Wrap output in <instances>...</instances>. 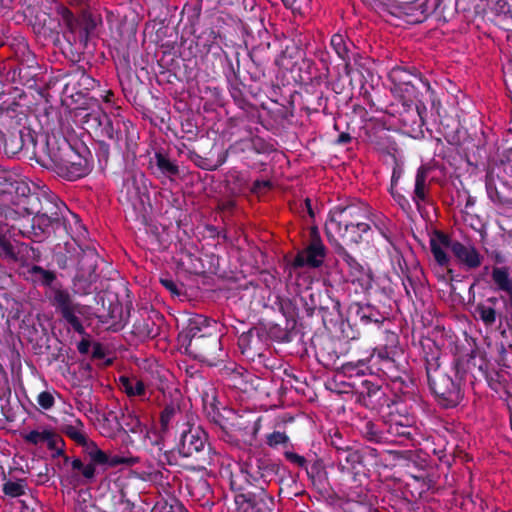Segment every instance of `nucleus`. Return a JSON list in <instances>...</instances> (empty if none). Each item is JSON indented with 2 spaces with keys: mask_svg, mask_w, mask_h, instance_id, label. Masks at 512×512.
<instances>
[{
  "mask_svg": "<svg viewBox=\"0 0 512 512\" xmlns=\"http://www.w3.org/2000/svg\"><path fill=\"white\" fill-rule=\"evenodd\" d=\"M358 216V208L354 206L336 207L330 211L325 224V231L329 242L339 248H343L339 241L346 243H358L359 235H349L351 230V218Z\"/></svg>",
  "mask_w": 512,
  "mask_h": 512,
  "instance_id": "nucleus-1",
  "label": "nucleus"
},
{
  "mask_svg": "<svg viewBox=\"0 0 512 512\" xmlns=\"http://www.w3.org/2000/svg\"><path fill=\"white\" fill-rule=\"evenodd\" d=\"M57 173L68 180H77L89 174L91 164L88 159L76 152L68 143L51 154Z\"/></svg>",
  "mask_w": 512,
  "mask_h": 512,
  "instance_id": "nucleus-2",
  "label": "nucleus"
},
{
  "mask_svg": "<svg viewBox=\"0 0 512 512\" xmlns=\"http://www.w3.org/2000/svg\"><path fill=\"white\" fill-rule=\"evenodd\" d=\"M428 381L430 388L433 390L446 407H454L458 405L462 399V393L458 384L451 377L435 371L433 374L428 372Z\"/></svg>",
  "mask_w": 512,
  "mask_h": 512,
  "instance_id": "nucleus-3",
  "label": "nucleus"
},
{
  "mask_svg": "<svg viewBox=\"0 0 512 512\" xmlns=\"http://www.w3.org/2000/svg\"><path fill=\"white\" fill-rule=\"evenodd\" d=\"M325 256V246L319 238L317 229L313 228L309 245L297 254L293 265L295 267L309 266L318 268L323 264Z\"/></svg>",
  "mask_w": 512,
  "mask_h": 512,
  "instance_id": "nucleus-4",
  "label": "nucleus"
},
{
  "mask_svg": "<svg viewBox=\"0 0 512 512\" xmlns=\"http://www.w3.org/2000/svg\"><path fill=\"white\" fill-rule=\"evenodd\" d=\"M235 504L237 512H276L273 499L264 490L238 494Z\"/></svg>",
  "mask_w": 512,
  "mask_h": 512,
  "instance_id": "nucleus-5",
  "label": "nucleus"
},
{
  "mask_svg": "<svg viewBox=\"0 0 512 512\" xmlns=\"http://www.w3.org/2000/svg\"><path fill=\"white\" fill-rule=\"evenodd\" d=\"M497 178L494 188L487 184L489 198L495 203L512 206V166L504 165Z\"/></svg>",
  "mask_w": 512,
  "mask_h": 512,
  "instance_id": "nucleus-6",
  "label": "nucleus"
},
{
  "mask_svg": "<svg viewBox=\"0 0 512 512\" xmlns=\"http://www.w3.org/2000/svg\"><path fill=\"white\" fill-rule=\"evenodd\" d=\"M23 439L32 445L46 444L48 449L55 451L57 455L63 453V440L52 428L38 427L23 434Z\"/></svg>",
  "mask_w": 512,
  "mask_h": 512,
  "instance_id": "nucleus-7",
  "label": "nucleus"
},
{
  "mask_svg": "<svg viewBox=\"0 0 512 512\" xmlns=\"http://www.w3.org/2000/svg\"><path fill=\"white\" fill-rule=\"evenodd\" d=\"M339 255L349 267V275L352 282L357 283L363 291L371 289L374 282L371 270L360 264L344 248H341Z\"/></svg>",
  "mask_w": 512,
  "mask_h": 512,
  "instance_id": "nucleus-8",
  "label": "nucleus"
},
{
  "mask_svg": "<svg viewBox=\"0 0 512 512\" xmlns=\"http://www.w3.org/2000/svg\"><path fill=\"white\" fill-rule=\"evenodd\" d=\"M42 209L43 211H39L33 217V227L37 225L44 232L59 221L62 210H65L66 206L63 202L55 199L54 201H48L47 207Z\"/></svg>",
  "mask_w": 512,
  "mask_h": 512,
  "instance_id": "nucleus-9",
  "label": "nucleus"
},
{
  "mask_svg": "<svg viewBox=\"0 0 512 512\" xmlns=\"http://www.w3.org/2000/svg\"><path fill=\"white\" fill-rule=\"evenodd\" d=\"M452 253L468 268H477L481 265V256L472 245L455 241L452 245Z\"/></svg>",
  "mask_w": 512,
  "mask_h": 512,
  "instance_id": "nucleus-10",
  "label": "nucleus"
},
{
  "mask_svg": "<svg viewBox=\"0 0 512 512\" xmlns=\"http://www.w3.org/2000/svg\"><path fill=\"white\" fill-rule=\"evenodd\" d=\"M454 242L448 236L441 233H437L431 238V252L440 266H446L449 263L447 250L452 252Z\"/></svg>",
  "mask_w": 512,
  "mask_h": 512,
  "instance_id": "nucleus-11",
  "label": "nucleus"
},
{
  "mask_svg": "<svg viewBox=\"0 0 512 512\" xmlns=\"http://www.w3.org/2000/svg\"><path fill=\"white\" fill-rule=\"evenodd\" d=\"M124 430L125 432L139 433L145 432L146 428L142 425L138 416L131 411H127L122 414L120 422L116 423V427L112 431H103V434L107 437H113L118 430Z\"/></svg>",
  "mask_w": 512,
  "mask_h": 512,
  "instance_id": "nucleus-12",
  "label": "nucleus"
},
{
  "mask_svg": "<svg viewBox=\"0 0 512 512\" xmlns=\"http://www.w3.org/2000/svg\"><path fill=\"white\" fill-rule=\"evenodd\" d=\"M181 444L186 455H191L193 452H200L204 449L206 444L205 434L200 429H191L182 434Z\"/></svg>",
  "mask_w": 512,
  "mask_h": 512,
  "instance_id": "nucleus-13",
  "label": "nucleus"
},
{
  "mask_svg": "<svg viewBox=\"0 0 512 512\" xmlns=\"http://www.w3.org/2000/svg\"><path fill=\"white\" fill-rule=\"evenodd\" d=\"M428 172L429 168L425 165H421L416 172L415 186L412 199L418 208L420 207L421 202H424L426 200V193L428 190Z\"/></svg>",
  "mask_w": 512,
  "mask_h": 512,
  "instance_id": "nucleus-14",
  "label": "nucleus"
},
{
  "mask_svg": "<svg viewBox=\"0 0 512 512\" xmlns=\"http://www.w3.org/2000/svg\"><path fill=\"white\" fill-rule=\"evenodd\" d=\"M51 304L60 312L72 309L77 303L72 301L71 295L67 290L61 288H53L51 290Z\"/></svg>",
  "mask_w": 512,
  "mask_h": 512,
  "instance_id": "nucleus-15",
  "label": "nucleus"
},
{
  "mask_svg": "<svg viewBox=\"0 0 512 512\" xmlns=\"http://www.w3.org/2000/svg\"><path fill=\"white\" fill-rule=\"evenodd\" d=\"M51 304L60 312L72 309L77 303L72 301L71 295L67 290L61 288H53L51 290Z\"/></svg>",
  "mask_w": 512,
  "mask_h": 512,
  "instance_id": "nucleus-16",
  "label": "nucleus"
},
{
  "mask_svg": "<svg viewBox=\"0 0 512 512\" xmlns=\"http://www.w3.org/2000/svg\"><path fill=\"white\" fill-rule=\"evenodd\" d=\"M11 230L8 224L0 220V257L14 259L15 251L11 242Z\"/></svg>",
  "mask_w": 512,
  "mask_h": 512,
  "instance_id": "nucleus-17",
  "label": "nucleus"
},
{
  "mask_svg": "<svg viewBox=\"0 0 512 512\" xmlns=\"http://www.w3.org/2000/svg\"><path fill=\"white\" fill-rule=\"evenodd\" d=\"M121 389L130 397L144 396L146 391L145 384L136 377L121 376L119 378Z\"/></svg>",
  "mask_w": 512,
  "mask_h": 512,
  "instance_id": "nucleus-18",
  "label": "nucleus"
},
{
  "mask_svg": "<svg viewBox=\"0 0 512 512\" xmlns=\"http://www.w3.org/2000/svg\"><path fill=\"white\" fill-rule=\"evenodd\" d=\"M26 277L34 283L49 286L55 280V274L45 270L40 266L34 265L28 268Z\"/></svg>",
  "mask_w": 512,
  "mask_h": 512,
  "instance_id": "nucleus-19",
  "label": "nucleus"
},
{
  "mask_svg": "<svg viewBox=\"0 0 512 512\" xmlns=\"http://www.w3.org/2000/svg\"><path fill=\"white\" fill-rule=\"evenodd\" d=\"M180 414V406L177 403L171 402L165 405L160 415V424L163 432L169 430L171 425L175 422Z\"/></svg>",
  "mask_w": 512,
  "mask_h": 512,
  "instance_id": "nucleus-20",
  "label": "nucleus"
},
{
  "mask_svg": "<svg viewBox=\"0 0 512 512\" xmlns=\"http://www.w3.org/2000/svg\"><path fill=\"white\" fill-rule=\"evenodd\" d=\"M82 309L83 307L77 304L74 307H72V309L66 310L63 313H61L62 317L67 321V323H69L72 326V328L80 334L84 333V327L78 318V315L83 314Z\"/></svg>",
  "mask_w": 512,
  "mask_h": 512,
  "instance_id": "nucleus-21",
  "label": "nucleus"
},
{
  "mask_svg": "<svg viewBox=\"0 0 512 512\" xmlns=\"http://www.w3.org/2000/svg\"><path fill=\"white\" fill-rule=\"evenodd\" d=\"M492 279L498 289L507 293H512V280L505 268H494L492 272Z\"/></svg>",
  "mask_w": 512,
  "mask_h": 512,
  "instance_id": "nucleus-22",
  "label": "nucleus"
},
{
  "mask_svg": "<svg viewBox=\"0 0 512 512\" xmlns=\"http://www.w3.org/2000/svg\"><path fill=\"white\" fill-rule=\"evenodd\" d=\"M27 483L24 479L7 480L3 484V493L6 496L15 498L25 494Z\"/></svg>",
  "mask_w": 512,
  "mask_h": 512,
  "instance_id": "nucleus-23",
  "label": "nucleus"
},
{
  "mask_svg": "<svg viewBox=\"0 0 512 512\" xmlns=\"http://www.w3.org/2000/svg\"><path fill=\"white\" fill-rule=\"evenodd\" d=\"M476 312L486 326H491L495 323L496 311L494 308L480 304L476 307Z\"/></svg>",
  "mask_w": 512,
  "mask_h": 512,
  "instance_id": "nucleus-24",
  "label": "nucleus"
},
{
  "mask_svg": "<svg viewBox=\"0 0 512 512\" xmlns=\"http://www.w3.org/2000/svg\"><path fill=\"white\" fill-rule=\"evenodd\" d=\"M83 425L81 421L76 420L73 425H66L65 433L78 443H85L86 437L83 432Z\"/></svg>",
  "mask_w": 512,
  "mask_h": 512,
  "instance_id": "nucleus-25",
  "label": "nucleus"
},
{
  "mask_svg": "<svg viewBox=\"0 0 512 512\" xmlns=\"http://www.w3.org/2000/svg\"><path fill=\"white\" fill-rule=\"evenodd\" d=\"M156 163L158 168L167 175H176L178 173V167L171 162L166 156L157 153L156 154Z\"/></svg>",
  "mask_w": 512,
  "mask_h": 512,
  "instance_id": "nucleus-26",
  "label": "nucleus"
},
{
  "mask_svg": "<svg viewBox=\"0 0 512 512\" xmlns=\"http://www.w3.org/2000/svg\"><path fill=\"white\" fill-rule=\"evenodd\" d=\"M59 14L63 25H65L70 32H74L78 23L72 12L65 7H60Z\"/></svg>",
  "mask_w": 512,
  "mask_h": 512,
  "instance_id": "nucleus-27",
  "label": "nucleus"
},
{
  "mask_svg": "<svg viewBox=\"0 0 512 512\" xmlns=\"http://www.w3.org/2000/svg\"><path fill=\"white\" fill-rule=\"evenodd\" d=\"M331 46L341 59H346L348 50L344 37L341 34H335L331 38Z\"/></svg>",
  "mask_w": 512,
  "mask_h": 512,
  "instance_id": "nucleus-28",
  "label": "nucleus"
},
{
  "mask_svg": "<svg viewBox=\"0 0 512 512\" xmlns=\"http://www.w3.org/2000/svg\"><path fill=\"white\" fill-rule=\"evenodd\" d=\"M72 469L74 471L81 472L82 475L87 479L93 478L94 474H95L94 465L93 464L84 465L80 459H74L72 461Z\"/></svg>",
  "mask_w": 512,
  "mask_h": 512,
  "instance_id": "nucleus-29",
  "label": "nucleus"
},
{
  "mask_svg": "<svg viewBox=\"0 0 512 512\" xmlns=\"http://www.w3.org/2000/svg\"><path fill=\"white\" fill-rule=\"evenodd\" d=\"M37 403L41 408L45 410L51 409L55 404L53 393L50 391L41 392L37 397Z\"/></svg>",
  "mask_w": 512,
  "mask_h": 512,
  "instance_id": "nucleus-30",
  "label": "nucleus"
},
{
  "mask_svg": "<svg viewBox=\"0 0 512 512\" xmlns=\"http://www.w3.org/2000/svg\"><path fill=\"white\" fill-rule=\"evenodd\" d=\"M288 442V436L280 431H274L273 433L267 436V444L270 447H276L281 444H285Z\"/></svg>",
  "mask_w": 512,
  "mask_h": 512,
  "instance_id": "nucleus-31",
  "label": "nucleus"
},
{
  "mask_svg": "<svg viewBox=\"0 0 512 512\" xmlns=\"http://www.w3.org/2000/svg\"><path fill=\"white\" fill-rule=\"evenodd\" d=\"M89 456H90L91 460L94 463H97V464H106V463H108L107 455L102 450L97 448L96 446H93L89 450Z\"/></svg>",
  "mask_w": 512,
  "mask_h": 512,
  "instance_id": "nucleus-32",
  "label": "nucleus"
},
{
  "mask_svg": "<svg viewBox=\"0 0 512 512\" xmlns=\"http://www.w3.org/2000/svg\"><path fill=\"white\" fill-rule=\"evenodd\" d=\"M391 195L402 210L408 211L411 208L408 199L401 193L394 191L393 188L391 189Z\"/></svg>",
  "mask_w": 512,
  "mask_h": 512,
  "instance_id": "nucleus-33",
  "label": "nucleus"
},
{
  "mask_svg": "<svg viewBox=\"0 0 512 512\" xmlns=\"http://www.w3.org/2000/svg\"><path fill=\"white\" fill-rule=\"evenodd\" d=\"M209 323H210V321L207 320L203 316H196L195 318H193V320L191 321V328H190V332L192 333V338L196 337V332H194V330L195 329L199 330L198 326H200V325L208 326Z\"/></svg>",
  "mask_w": 512,
  "mask_h": 512,
  "instance_id": "nucleus-34",
  "label": "nucleus"
},
{
  "mask_svg": "<svg viewBox=\"0 0 512 512\" xmlns=\"http://www.w3.org/2000/svg\"><path fill=\"white\" fill-rule=\"evenodd\" d=\"M390 432L400 436L408 437L410 435L409 428L404 425L392 424L390 425Z\"/></svg>",
  "mask_w": 512,
  "mask_h": 512,
  "instance_id": "nucleus-35",
  "label": "nucleus"
},
{
  "mask_svg": "<svg viewBox=\"0 0 512 512\" xmlns=\"http://www.w3.org/2000/svg\"><path fill=\"white\" fill-rule=\"evenodd\" d=\"M285 457L292 463L297 464L298 466H304L306 460L303 456H300L293 452H286Z\"/></svg>",
  "mask_w": 512,
  "mask_h": 512,
  "instance_id": "nucleus-36",
  "label": "nucleus"
},
{
  "mask_svg": "<svg viewBox=\"0 0 512 512\" xmlns=\"http://www.w3.org/2000/svg\"><path fill=\"white\" fill-rule=\"evenodd\" d=\"M151 512H174L173 506L168 504L166 501H158Z\"/></svg>",
  "mask_w": 512,
  "mask_h": 512,
  "instance_id": "nucleus-37",
  "label": "nucleus"
},
{
  "mask_svg": "<svg viewBox=\"0 0 512 512\" xmlns=\"http://www.w3.org/2000/svg\"><path fill=\"white\" fill-rule=\"evenodd\" d=\"M371 359L373 361H383L385 363L392 362V359L390 358V356L386 350H380L377 353H373L371 356Z\"/></svg>",
  "mask_w": 512,
  "mask_h": 512,
  "instance_id": "nucleus-38",
  "label": "nucleus"
},
{
  "mask_svg": "<svg viewBox=\"0 0 512 512\" xmlns=\"http://www.w3.org/2000/svg\"><path fill=\"white\" fill-rule=\"evenodd\" d=\"M351 230H354V229H357V231L360 233V235L362 233H365L369 230V225L367 223H364V222H359L358 221V218L355 219V221H353L351 219Z\"/></svg>",
  "mask_w": 512,
  "mask_h": 512,
  "instance_id": "nucleus-39",
  "label": "nucleus"
},
{
  "mask_svg": "<svg viewBox=\"0 0 512 512\" xmlns=\"http://www.w3.org/2000/svg\"><path fill=\"white\" fill-rule=\"evenodd\" d=\"M162 285L172 293L179 294L177 285L171 279H161Z\"/></svg>",
  "mask_w": 512,
  "mask_h": 512,
  "instance_id": "nucleus-40",
  "label": "nucleus"
},
{
  "mask_svg": "<svg viewBox=\"0 0 512 512\" xmlns=\"http://www.w3.org/2000/svg\"><path fill=\"white\" fill-rule=\"evenodd\" d=\"M103 130L105 132V135L109 139H114L117 136V131L114 129V127L110 121L107 122V124Z\"/></svg>",
  "mask_w": 512,
  "mask_h": 512,
  "instance_id": "nucleus-41",
  "label": "nucleus"
},
{
  "mask_svg": "<svg viewBox=\"0 0 512 512\" xmlns=\"http://www.w3.org/2000/svg\"><path fill=\"white\" fill-rule=\"evenodd\" d=\"M78 351L81 354H86L90 349V341L87 339H82L77 345Z\"/></svg>",
  "mask_w": 512,
  "mask_h": 512,
  "instance_id": "nucleus-42",
  "label": "nucleus"
},
{
  "mask_svg": "<svg viewBox=\"0 0 512 512\" xmlns=\"http://www.w3.org/2000/svg\"><path fill=\"white\" fill-rule=\"evenodd\" d=\"M351 136L348 133H342L339 135L337 142L339 144H345L350 142Z\"/></svg>",
  "mask_w": 512,
  "mask_h": 512,
  "instance_id": "nucleus-43",
  "label": "nucleus"
},
{
  "mask_svg": "<svg viewBox=\"0 0 512 512\" xmlns=\"http://www.w3.org/2000/svg\"><path fill=\"white\" fill-rule=\"evenodd\" d=\"M64 480L67 481L69 484H71L73 486H76V485L79 484V479H78L77 476H72L71 479L65 478Z\"/></svg>",
  "mask_w": 512,
  "mask_h": 512,
  "instance_id": "nucleus-44",
  "label": "nucleus"
},
{
  "mask_svg": "<svg viewBox=\"0 0 512 512\" xmlns=\"http://www.w3.org/2000/svg\"><path fill=\"white\" fill-rule=\"evenodd\" d=\"M126 459L124 458H119V457H114L112 460H111V464L113 465H116V464H121V463H126Z\"/></svg>",
  "mask_w": 512,
  "mask_h": 512,
  "instance_id": "nucleus-45",
  "label": "nucleus"
},
{
  "mask_svg": "<svg viewBox=\"0 0 512 512\" xmlns=\"http://www.w3.org/2000/svg\"><path fill=\"white\" fill-rule=\"evenodd\" d=\"M349 235H359V240L361 239L360 233L357 231V229L350 230Z\"/></svg>",
  "mask_w": 512,
  "mask_h": 512,
  "instance_id": "nucleus-46",
  "label": "nucleus"
},
{
  "mask_svg": "<svg viewBox=\"0 0 512 512\" xmlns=\"http://www.w3.org/2000/svg\"><path fill=\"white\" fill-rule=\"evenodd\" d=\"M306 205H307V208H308L309 214L312 216V210H311L310 200H309V199H306Z\"/></svg>",
  "mask_w": 512,
  "mask_h": 512,
  "instance_id": "nucleus-47",
  "label": "nucleus"
},
{
  "mask_svg": "<svg viewBox=\"0 0 512 512\" xmlns=\"http://www.w3.org/2000/svg\"><path fill=\"white\" fill-rule=\"evenodd\" d=\"M69 1H70V2H72V3H77V2H79V0H69Z\"/></svg>",
  "mask_w": 512,
  "mask_h": 512,
  "instance_id": "nucleus-48",
  "label": "nucleus"
}]
</instances>
